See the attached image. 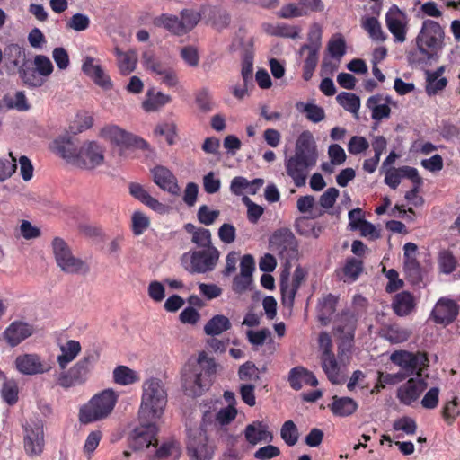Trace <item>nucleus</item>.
<instances>
[{
  "instance_id": "nucleus-30",
  "label": "nucleus",
  "mask_w": 460,
  "mask_h": 460,
  "mask_svg": "<svg viewBox=\"0 0 460 460\" xmlns=\"http://www.w3.org/2000/svg\"><path fill=\"white\" fill-rule=\"evenodd\" d=\"M288 382L290 386L295 390H300L303 384L314 387L318 385V380L314 373L303 367H296L290 370Z\"/></svg>"
},
{
  "instance_id": "nucleus-9",
  "label": "nucleus",
  "mask_w": 460,
  "mask_h": 460,
  "mask_svg": "<svg viewBox=\"0 0 460 460\" xmlns=\"http://www.w3.org/2000/svg\"><path fill=\"white\" fill-rule=\"evenodd\" d=\"M219 256L217 247L189 251L182 254L181 264L190 273H206L215 269Z\"/></svg>"
},
{
  "instance_id": "nucleus-40",
  "label": "nucleus",
  "mask_w": 460,
  "mask_h": 460,
  "mask_svg": "<svg viewBox=\"0 0 460 460\" xmlns=\"http://www.w3.org/2000/svg\"><path fill=\"white\" fill-rule=\"evenodd\" d=\"M361 27L374 41L383 42L387 39V35L383 31L380 22L376 17L364 16L361 19Z\"/></svg>"
},
{
  "instance_id": "nucleus-58",
  "label": "nucleus",
  "mask_w": 460,
  "mask_h": 460,
  "mask_svg": "<svg viewBox=\"0 0 460 460\" xmlns=\"http://www.w3.org/2000/svg\"><path fill=\"white\" fill-rule=\"evenodd\" d=\"M33 64L38 74H40L45 80L53 73L54 66L52 62L45 55L35 56Z\"/></svg>"
},
{
  "instance_id": "nucleus-14",
  "label": "nucleus",
  "mask_w": 460,
  "mask_h": 460,
  "mask_svg": "<svg viewBox=\"0 0 460 460\" xmlns=\"http://www.w3.org/2000/svg\"><path fill=\"white\" fill-rule=\"evenodd\" d=\"M104 162V148L96 141H86L79 146L75 166L92 170Z\"/></svg>"
},
{
  "instance_id": "nucleus-63",
  "label": "nucleus",
  "mask_w": 460,
  "mask_h": 460,
  "mask_svg": "<svg viewBox=\"0 0 460 460\" xmlns=\"http://www.w3.org/2000/svg\"><path fill=\"white\" fill-rule=\"evenodd\" d=\"M242 200L247 207V218L249 222L252 224H256L260 217L262 216L264 208L261 206L254 203L246 196H244Z\"/></svg>"
},
{
  "instance_id": "nucleus-37",
  "label": "nucleus",
  "mask_w": 460,
  "mask_h": 460,
  "mask_svg": "<svg viewBox=\"0 0 460 460\" xmlns=\"http://www.w3.org/2000/svg\"><path fill=\"white\" fill-rule=\"evenodd\" d=\"M153 24L155 27L164 28L174 35L181 36L185 34V30H183L180 18L176 15L163 13L154 18Z\"/></svg>"
},
{
  "instance_id": "nucleus-52",
  "label": "nucleus",
  "mask_w": 460,
  "mask_h": 460,
  "mask_svg": "<svg viewBox=\"0 0 460 460\" xmlns=\"http://www.w3.org/2000/svg\"><path fill=\"white\" fill-rule=\"evenodd\" d=\"M19 73L22 82L29 87H40L45 83V79L40 74H38L36 69H19Z\"/></svg>"
},
{
  "instance_id": "nucleus-28",
  "label": "nucleus",
  "mask_w": 460,
  "mask_h": 460,
  "mask_svg": "<svg viewBox=\"0 0 460 460\" xmlns=\"http://www.w3.org/2000/svg\"><path fill=\"white\" fill-rule=\"evenodd\" d=\"M244 437L246 441L255 446L261 442H271L273 435L269 431V427L263 421H253L248 424L244 429Z\"/></svg>"
},
{
  "instance_id": "nucleus-57",
  "label": "nucleus",
  "mask_w": 460,
  "mask_h": 460,
  "mask_svg": "<svg viewBox=\"0 0 460 460\" xmlns=\"http://www.w3.org/2000/svg\"><path fill=\"white\" fill-rule=\"evenodd\" d=\"M440 389L438 386L429 388L420 401L421 407L425 410H434L439 402Z\"/></svg>"
},
{
  "instance_id": "nucleus-54",
  "label": "nucleus",
  "mask_w": 460,
  "mask_h": 460,
  "mask_svg": "<svg viewBox=\"0 0 460 460\" xmlns=\"http://www.w3.org/2000/svg\"><path fill=\"white\" fill-rule=\"evenodd\" d=\"M280 437L288 446H294L298 440V430L293 420L284 422L280 429Z\"/></svg>"
},
{
  "instance_id": "nucleus-38",
  "label": "nucleus",
  "mask_w": 460,
  "mask_h": 460,
  "mask_svg": "<svg viewBox=\"0 0 460 460\" xmlns=\"http://www.w3.org/2000/svg\"><path fill=\"white\" fill-rule=\"evenodd\" d=\"M232 323L228 317L223 314H216L204 325V332L208 336H218L230 330Z\"/></svg>"
},
{
  "instance_id": "nucleus-22",
  "label": "nucleus",
  "mask_w": 460,
  "mask_h": 460,
  "mask_svg": "<svg viewBox=\"0 0 460 460\" xmlns=\"http://www.w3.org/2000/svg\"><path fill=\"white\" fill-rule=\"evenodd\" d=\"M391 104H394L392 97L381 93L370 96L366 102L367 108L371 111L372 119L377 122L390 118Z\"/></svg>"
},
{
  "instance_id": "nucleus-62",
  "label": "nucleus",
  "mask_w": 460,
  "mask_h": 460,
  "mask_svg": "<svg viewBox=\"0 0 460 460\" xmlns=\"http://www.w3.org/2000/svg\"><path fill=\"white\" fill-rule=\"evenodd\" d=\"M219 210H212L207 205L199 207L197 212V217L200 224L211 226L219 217Z\"/></svg>"
},
{
  "instance_id": "nucleus-12",
  "label": "nucleus",
  "mask_w": 460,
  "mask_h": 460,
  "mask_svg": "<svg viewBox=\"0 0 460 460\" xmlns=\"http://www.w3.org/2000/svg\"><path fill=\"white\" fill-rule=\"evenodd\" d=\"M24 450L30 456H40L44 448V430L41 420H31L23 426Z\"/></svg>"
},
{
  "instance_id": "nucleus-60",
  "label": "nucleus",
  "mask_w": 460,
  "mask_h": 460,
  "mask_svg": "<svg viewBox=\"0 0 460 460\" xmlns=\"http://www.w3.org/2000/svg\"><path fill=\"white\" fill-rule=\"evenodd\" d=\"M195 102L202 112H209L214 109V102L209 91L206 88L197 93Z\"/></svg>"
},
{
  "instance_id": "nucleus-6",
  "label": "nucleus",
  "mask_w": 460,
  "mask_h": 460,
  "mask_svg": "<svg viewBox=\"0 0 460 460\" xmlns=\"http://www.w3.org/2000/svg\"><path fill=\"white\" fill-rule=\"evenodd\" d=\"M97 359V353H86L70 368L60 370V372H57L55 374L57 385L64 389H69L75 386L84 385L87 381L89 374L93 369Z\"/></svg>"
},
{
  "instance_id": "nucleus-35",
  "label": "nucleus",
  "mask_w": 460,
  "mask_h": 460,
  "mask_svg": "<svg viewBox=\"0 0 460 460\" xmlns=\"http://www.w3.org/2000/svg\"><path fill=\"white\" fill-rule=\"evenodd\" d=\"M335 416L347 417L352 415L358 409V403L350 397H332V402L329 405Z\"/></svg>"
},
{
  "instance_id": "nucleus-45",
  "label": "nucleus",
  "mask_w": 460,
  "mask_h": 460,
  "mask_svg": "<svg viewBox=\"0 0 460 460\" xmlns=\"http://www.w3.org/2000/svg\"><path fill=\"white\" fill-rule=\"evenodd\" d=\"M25 51L17 44H12L7 47L4 52V60L9 68H20L25 63Z\"/></svg>"
},
{
  "instance_id": "nucleus-64",
  "label": "nucleus",
  "mask_w": 460,
  "mask_h": 460,
  "mask_svg": "<svg viewBox=\"0 0 460 460\" xmlns=\"http://www.w3.org/2000/svg\"><path fill=\"white\" fill-rule=\"evenodd\" d=\"M132 231L135 235L142 234L149 226V219L140 211H135L132 215Z\"/></svg>"
},
{
  "instance_id": "nucleus-16",
  "label": "nucleus",
  "mask_w": 460,
  "mask_h": 460,
  "mask_svg": "<svg viewBox=\"0 0 460 460\" xmlns=\"http://www.w3.org/2000/svg\"><path fill=\"white\" fill-rule=\"evenodd\" d=\"M270 249L282 258L289 259L296 255L297 241L289 229L277 230L270 239Z\"/></svg>"
},
{
  "instance_id": "nucleus-5",
  "label": "nucleus",
  "mask_w": 460,
  "mask_h": 460,
  "mask_svg": "<svg viewBox=\"0 0 460 460\" xmlns=\"http://www.w3.org/2000/svg\"><path fill=\"white\" fill-rule=\"evenodd\" d=\"M119 394L111 388L95 394L79 409V421L89 424L108 418L115 408Z\"/></svg>"
},
{
  "instance_id": "nucleus-2",
  "label": "nucleus",
  "mask_w": 460,
  "mask_h": 460,
  "mask_svg": "<svg viewBox=\"0 0 460 460\" xmlns=\"http://www.w3.org/2000/svg\"><path fill=\"white\" fill-rule=\"evenodd\" d=\"M217 372L215 359L206 352L199 353L198 358L189 361L183 368L182 383L185 393L193 397L200 396L212 385Z\"/></svg>"
},
{
  "instance_id": "nucleus-18",
  "label": "nucleus",
  "mask_w": 460,
  "mask_h": 460,
  "mask_svg": "<svg viewBox=\"0 0 460 460\" xmlns=\"http://www.w3.org/2000/svg\"><path fill=\"white\" fill-rule=\"evenodd\" d=\"M391 361L404 370V378L418 373H421L427 358L421 353H411L405 350L394 352L390 357Z\"/></svg>"
},
{
  "instance_id": "nucleus-61",
  "label": "nucleus",
  "mask_w": 460,
  "mask_h": 460,
  "mask_svg": "<svg viewBox=\"0 0 460 460\" xmlns=\"http://www.w3.org/2000/svg\"><path fill=\"white\" fill-rule=\"evenodd\" d=\"M199 19V13L195 11L184 9L181 12L180 21L183 26V30H185V34L197 25Z\"/></svg>"
},
{
  "instance_id": "nucleus-21",
  "label": "nucleus",
  "mask_w": 460,
  "mask_h": 460,
  "mask_svg": "<svg viewBox=\"0 0 460 460\" xmlns=\"http://www.w3.org/2000/svg\"><path fill=\"white\" fill-rule=\"evenodd\" d=\"M35 332L32 324L23 321L11 323L3 332V337L11 347H16Z\"/></svg>"
},
{
  "instance_id": "nucleus-20",
  "label": "nucleus",
  "mask_w": 460,
  "mask_h": 460,
  "mask_svg": "<svg viewBox=\"0 0 460 460\" xmlns=\"http://www.w3.org/2000/svg\"><path fill=\"white\" fill-rule=\"evenodd\" d=\"M14 366L19 373L26 376L43 374L50 370V366L36 353H24L17 356Z\"/></svg>"
},
{
  "instance_id": "nucleus-8",
  "label": "nucleus",
  "mask_w": 460,
  "mask_h": 460,
  "mask_svg": "<svg viewBox=\"0 0 460 460\" xmlns=\"http://www.w3.org/2000/svg\"><path fill=\"white\" fill-rule=\"evenodd\" d=\"M143 67L168 87H174L179 79L170 58L157 56L153 50H145L142 54Z\"/></svg>"
},
{
  "instance_id": "nucleus-51",
  "label": "nucleus",
  "mask_w": 460,
  "mask_h": 460,
  "mask_svg": "<svg viewBox=\"0 0 460 460\" xmlns=\"http://www.w3.org/2000/svg\"><path fill=\"white\" fill-rule=\"evenodd\" d=\"M18 385L13 379H6L3 383L1 395L3 400L9 405H13L18 401Z\"/></svg>"
},
{
  "instance_id": "nucleus-48",
  "label": "nucleus",
  "mask_w": 460,
  "mask_h": 460,
  "mask_svg": "<svg viewBox=\"0 0 460 460\" xmlns=\"http://www.w3.org/2000/svg\"><path fill=\"white\" fill-rule=\"evenodd\" d=\"M296 109L305 113L306 119L314 123L322 121L325 117L324 110L314 103L297 102Z\"/></svg>"
},
{
  "instance_id": "nucleus-46",
  "label": "nucleus",
  "mask_w": 460,
  "mask_h": 460,
  "mask_svg": "<svg viewBox=\"0 0 460 460\" xmlns=\"http://www.w3.org/2000/svg\"><path fill=\"white\" fill-rule=\"evenodd\" d=\"M411 331L398 324H392L383 330V336L391 343L406 341L411 336Z\"/></svg>"
},
{
  "instance_id": "nucleus-59",
  "label": "nucleus",
  "mask_w": 460,
  "mask_h": 460,
  "mask_svg": "<svg viewBox=\"0 0 460 460\" xmlns=\"http://www.w3.org/2000/svg\"><path fill=\"white\" fill-rule=\"evenodd\" d=\"M239 378L243 381H258L260 373L254 363L247 361L239 367Z\"/></svg>"
},
{
  "instance_id": "nucleus-31",
  "label": "nucleus",
  "mask_w": 460,
  "mask_h": 460,
  "mask_svg": "<svg viewBox=\"0 0 460 460\" xmlns=\"http://www.w3.org/2000/svg\"><path fill=\"white\" fill-rule=\"evenodd\" d=\"M237 411L233 405L221 408L218 411H205L203 421L208 423L214 422L215 425L224 426L229 424L235 419Z\"/></svg>"
},
{
  "instance_id": "nucleus-17",
  "label": "nucleus",
  "mask_w": 460,
  "mask_h": 460,
  "mask_svg": "<svg viewBox=\"0 0 460 460\" xmlns=\"http://www.w3.org/2000/svg\"><path fill=\"white\" fill-rule=\"evenodd\" d=\"M157 420L139 419V426L132 433L131 447L135 450L148 448L151 445L157 442L155 437L158 431Z\"/></svg>"
},
{
  "instance_id": "nucleus-13",
  "label": "nucleus",
  "mask_w": 460,
  "mask_h": 460,
  "mask_svg": "<svg viewBox=\"0 0 460 460\" xmlns=\"http://www.w3.org/2000/svg\"><path fill=\"white\" fill-rule=\"evenodd\" d=\"M428 388L427 381L422 377V373L408 379L401 385L396 391V398L406 406H412L420 401L423 392Z\"/></svg>"
},
{
  "instance_id": "nucleus-10",
  "label": "nucleus",
  "mask_w": 460,
  "mask_h": 460,
  "mask_svg": "<svg viewBox=\"0 0 460 460\" xmlns=\"http://www.w3.org/2000/svg\"><path fill=\"white\" fill-rule=\"evenodd\" d=\"M100 136L112 144L125 148H149L148 143L138 136L129 133L117 125H107L101 129Z\"/></svg>"
},
{
  "instance_id": "nucleus-32",
  "label": "nucleus",
  "mask_w": 460,
  "mask_h": 460,
  "mask_svg": "<svg viewBox=\"0 0 460 460\" xmlns=\"http://www.w3.org/2000/svg\"><path fill=\"white\" fill-rule=\"evenodd\" d=\"M59 349L60 354L57 357V362L60 370H65L79 355L82 347L79 341L69 340L65 344L60 345Z\"/></svg>"
},
{
  "instance_id": "nucleus-11",
  "label": "nucleus",
  "mask_w": 460,
  "mask_h": 460,
  "mask_svg": "<svg viewBox=\"0 0 460 460\" xmlns=\"http://www.w3.org/2000/svg\"><path fill=\"white\" fill-rule=\"evenodd\" d=\"M385 22L394 42L402 44L406 41L410 18L404 11L393 4L385 13Z\"/></svg>"
},
{
  "instance_id": "nucleus-26",
  "label": "nucleus",
  "mask_w": 460,
  "mask_h": 460,
  "mask_svg": "<svg viewBox=\"0 0 460 460\" xmlns=\"http://www.w3.org/2000/svg\"><path fill=\"white\" fill-rule=\"evenodd\" d=\"M358 319V316L355 313H351L350 309L344 310L338 316L334 330L341 339L349 342L353 341Z\"/></svg>"
},
{
  "instance_id": "nucleus-55",
  "label": "nucleus",
  "mask_w": 460,
  "mask_h": 460,
  "mask_svg": "<svg viewBox=\"0 0 460 460\" xmlns=\"http://www.w3.org/2000/svg\"><path fill=\"white\" fill-rule=\"evenodd\" d=\"M456 259L451 252L444 250L439 252L438 265L441 272L445 274L452 273L456 270Z\"/></svg>"
},
{
  "instance_id": "nucleus-24",
  "label": "nucleus",
  "mask_w": 460,
  "mask_h": 460,
  "mask_svg": "<svg viewBox=\"0 0 460 460\" xmlns=\"http://www.w3.org/2000/svg\"><path fill=\"white\" fill-rule=\"evenodd\" d=\"M458 305L452 299L440 298L432 310V316L437 323L447 325L457 316Z\"/></svg>"
},
{
  "instance_id": "nucleus-1",
  "label": "nucleus",
  "mask_w": 460,
  "mask_h": 460,
  "mask_svg": "<svg viewBox=\"0 0 460 460\" xmlns=\"http://www.w3.org/2000/svg\"><path fill=\"white\" fill-rule=\"evenodd\" d=\"M317 158V148L312 133L303 131L296 141L294 155L286 158L284 163L287 174L296 187L306 184L309 172L315 166Z\"/></svg>"
},
{
  "instance_id": "nucleus-42",
  "label": "nucleus",
  "mask_w": 460,
  "mask_h": 460,
  "mask_svg": "<svg viewBox=\"0 0 460 460\" xmlns=\"http://www.w3.org/2000/svg\"><path fill=\"white\" fill-rule=\"evenodd\" d=\"M337 297L332 294L323 297L318 303L317 316L322 324L327 325L335 312Z\"/></svg>"
},
{
  "instance_id": "nucleus-36",
  "label": "nucleus",
  "mask_w": 460,
  "mask_h": 460,
  "mask_svg": "<svg viewBox=\"0 0 460 460\" xmlns=\"http://www.w3.org/2000/svg\"><path fill=\"white\" fill-rule=\"evenodd\" d=\"M181 448L178 442L170 440L163 443L148 460H179Z\"/></svg>"
},
{
  "instance_id": "nucleus-23",
  "label": "nucleus",
  "mask_w": 460,
  "mask_h": 460,
  "mask_svg": "<svg viewBox=\"0 0 460 460\" xmlns=\"http://www.w3.org/2000/svg\"><path fill=\"white\" fill-rule=\"evenodd\" d=\"M82 71L97 85L105 89L112 86L110 77L105 74L99 60L90 56L85 57L83 61Z\"/></svg>"
},
{
  "instance_id": "nucleus-3",
  "label": "nucleus",
  "mask_w": 460,
  "mask_h": 460,
  "mask_svg": "<svg viewBox=\"0 0 460 460\" xmlns=\"http://www.w3.org/2000/svg\"><path fill=\"white\" fill-rule=\"evenodd\" d=\"M167 404V392L163 382L156 377H150L142 385L141 403L138 419L159 420Z\"/></svg>"
},
{
  "instance_id": "nucleus-29",
  "label": "nucleus",
  "mask_w": 460,
  "mask_h": 460,
  "mask_svg": "<svg viewBox=\"0 0 460 460\" xmlns=\"http://www.w3.org/2000/svg\"><path fill=\"white\" fill-rule=\"evenodd\" d=\"M321 367L328 380L334 385L341 382V365L333 352L322 353L320 357Z\"/></svg>"
},
{
  "instance_id": "nucleus-15",
  "label": "nucleus",
  "mask_w": 460,
  "mask_h": 460,
  "mask_svg": "<svg viewBox=\"0 0 460 460\" xmlns=\"http://www.w3.org/2000/svg\"><path fill=\"white\" fill-rule=\"evenodd\" d=\"M187 453L190 460H211L214 449L208 443V438L200 429L190 430L187 442Z\"/></svg>"
},
{
  "instance_id": "nucleus-39",
  "label": "nucleus",
  "mask_w": 460,
  "mask_h": 460,
  "mask_svg": "<svg viewBox=\"0 0 460 460\" xmlns=\"http://www.w3.org/2000/svg\"><path fill=\"white\" fill-rule=\"evenodd\" d=\"M415 307L413 296L407 291L398 293L393 301V309L399 316L408 315Z\"/></svg>"
},
{
  "instance_id": "nucleus-19",
  "label": "nucleus",
  "mask_w": 460,
  "mask_h": 460,
  "mask_svg": "<svg viewBox=\"0 0 460 460\" xmlns=\"http://www.w3.org/2000/svg\"><path fill=\"white\" fill-rule=\"evenodd\" d=\"M255 270V261L252 255H243L240 263V273L233 279L232 289L236 294H243L252 288V272Z\"/></svg>"
},
{
  "instance_id": "nucleus-53",
  "label": "nucleus",
  "mask_w": 460,
  "mask_h": 460,
  "mask_svg": "<svg viewBox=\"0 0 460 460\" xmlns=\"http://www.w3.org/2000/svg\"><path fill=\"white\" fill-rule=\"evenodd\" d=\"M404 270L406 278L410 282L418 285L422 280V271L417 260H409L404 261Z\"/></svg>"
},
{
  "instance_id": "nucleus-56",
  "label": "nucleus",
  "mask_w": 460,
  "mask_h": 460,
  "mask_svg": "<svg viewBox=\"0 0 460 460\" xmlns=\"http://www.w3.org/2000/svg\"><path fill=\"white\" fill-rule=\"evenodd\" d=\"M154 134L156 136H164L168 145L172 146L174 144L176 137V125L173 122L160 123L155 128Z\"/></svg>"
},
{
  "instance_id": "nucleus-33",
  "label": "nucleus",
  "mask_w": 460,
  "mask_h": 460,
  "mask_svg": "<svg viewBox=\"0 0 460 460\" xmlns=\"http://www.w3.org/2000/svg\"><path fill=\"white\" fill-rule=\"evenodd\" d=\"M171 102L172 97L169 94H165L160 91H155V89H149L146 92V99L142 103V107L146 112H153L160 110Z\"/></svg>"
},
{
  "instance_id": "nucleus-27",
  "label": "nucleus",
  "mask_w": 460,
  "mask_h": 460,
  "mask_svg": "<svg viewBox=\"0 0 460 460\" xmlns=\"http://www.w3.org/2000/svg\"><path fill=\"white\" fill-rule=\"evenodd\" d=\"M152 175L155 183L163 190L172 195L180 192L177 180L173 173L164 166L159 165L152 169Z\"/></svg>"
},
{
  "instance_id": "nucleus-4",
  "label": "nucleus",
  "mask_w": 460,
  "mask_h": 460,
  "mask_svg": "<svg viewBox=\"0 0 460 460\" xmlns=\"http://www.w3.org/2000/svg\"><path fill=\"white\" fill-rule=\"evenodd\" d=\"M445 30L440 23L425 19L415 38L416 49L424 58L434 59L445 47Z\"/></svg>"
},
{
  "instance_id": "nucleus-34",
  "label": "nucleus",
  "mask_w": 460,
  "mask_h": 460,
  "mask_svg": "<svg viewBox=\"0 0 460 460\" xmlns=\"http://www.w3.org/2000/svg\"><path fill=\"white\" fill-rule=\"evenodd\" d=\"M184 229L191 234V242L201 249L215 247L211 241V232L203 227H197L191 223L184 225Z\"/></svg>"
},
{
  "instance_id": "nucleus-49",
  "label": "nucleus",
  "mask_w": 460,
  "mask_h": 460,
  "mask_svg": "<svg viewBox=\"0 0 460 460\" xmlns=\"http://www.w3.org/2000/svg\"><path fill=\"white\" fill-rule=\"evenodd\" d=\"M297 209L300 213H310V218L314 219L322 217L325 211L314 208L315 199L314 196H302L297 199Z\"/></svg>"
},
{
  "instance_id": "nucleus-41",
  "label": "nucleus",
  "mask_w": 460,
  "mask_h": 460,
  "mask_svg": "<svg viewBox=\"0 0 460 460\" xmlns=\"http://www.w3.org/2000/svg\"><path fill=\"white\" fill-rule=\"evenodd\" d=\"M363 269V261L361 260L349 257L346 259L345 264L341 269L342 276H341V279L344 282L353 283L358 279Z\"/></svg>"
},
{
  "instance_id": "nucleus-25",
  "label": "nucleus",
  "mask_w": 460,
  "mask_h": 460,
  "mask_svg": "<svg viewBox=\"0 0 460 460\" xmlns=\"http://www.w3.org/2000/svg\"><path fill=\"white\" fill-rule=\"evenodd\" d=\"M52 149L67 163L75 165L79 147L72 136H60L52 143Z\"/></svg>"
},
{
  "instance_id": "nucleus-44",
  "label": "nucleus",
  "mask_w": 460,
  "mask_h": 460,
  "mask_svg": "<svg viewBox=\"0 0 460 460\" xmlns=\"http://www.w3.org/2000/svg\"><path fill=\"white\" fill-rule=\"evenodd\" d=\"M115 55L118 59V66L121 74L128 75L135 70L137 60L136 51L129 50L123 52L119 49L116 48Z\"/></svg>"
},
{
  "instance_id": "nucleus-43",
  "label": "nucleus",
  "mask_w": 460,
  "mask_h": 460,
  "mask_svg": "<svg viewBox=\"0 0 460 460\" xmlns=\"http://www.w3.org/2000/svg\"><path fill=\"white\" fill-rule=\"evenodd\" d=\"M114 383L119 385H133L140 380L139 374L127 366L119 365L112 371Z\"/></svg>"
},
{
  "instance_id": "nucleus-50",
  "label": "nucleus",
  "mask_w": 460,
  "mask_h": 460,
  "mask_svg": "<svg viewBox=\"0 0 460 460\" xmlns=\"http://www.w3.org/2000/svg\"><path fill=\"white\" fill-rule=\"evenodd\" d=\"M299 288L296 287L289 282L288 279H281L280 281V291L281 300L285 306L289 308L293 307L296 295Z\"/></svg>"
},
{
  "instance_id": "nucleus-7",
  "label": "nucleus",
  "mask_w": 460,
  "mask_h": 460,
  "mask_svg": "<svg viewBox=\"0 0 460 460\" xmlns=\"http://www.w3.org/2000/svg\"><path fill=\"white\" fill-rule=\"evenodd\" d=\"M51 247L56 263L64 273L86 275L90 271L89 264L81 258L75 257L62 238L55 237Z\"/></svg>"
},
{
  "instance_id": "nucleus-47",
  "label": "nucleus",
  "mask_w": 460,
  "mask_h": 460,
  "mask_svg": "<svg viewBox=\"0 0 460 460\" xmlns=\"http://www.w3.org/2000/svg\"><path fill=\"white\" fill-rule=\"evenodd\" d=\"M337 102L347 111L354 114L358 118L360 108V99L352 93L341 92L336 96Z\"/></svg>"
}]
</instances>
